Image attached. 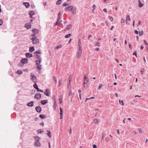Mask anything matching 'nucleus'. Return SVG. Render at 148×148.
Here are the masks:
<instances>
[{"label": "nucleus", "instance_id": "1", "mask_svg": "<svg viewBox=\"0 0 148 148\" xmlns=\"http://www.w3.org/2000/svg\"><path fill=\"white\" fill-rule=\"evenodd\" d=\"M84 76L83 85L84 88H87L88 87V86L86 84L89 82V80L88 77H86L85 74L84 75Z\"/></svg>", "mask_w": 148, "mask_h": 148}, {"label": "nucleus", "instance_id": "2", "mask_svg": "<svg viewBox=\"0 0 148 148\" xmlns=\"http://www.w3.org/2000/svg\"><path fill=\"white\" fill-rule=\"evenodd\" d=\"M32 36V37L31 38V39L32 40L33 43L34 44H37L39 43V40L36 38L35 34H32L31 35V36Z\"/></svg>", "mask_w": 148, "mask_h": 148}, {"label": "nucleus", "instance_id": "3", "mask_svg": "<svg viewBox=\"0 0 148 148\" xmlns=\"http://www.w3.org/2000/svg\"><path fill=\"white\" fill-rule=\"evenodd\" d=\"M30 76L31 77V80L34 82H36L37 80L36 77L33 73H30Z\"/></svg>", "mask_w": 148, "mask_h": 148}, {"label": "nucleus", "instance_id": "4", "mask_svg": "<svg viewBox=\"0 0 148 148\" xmlns=\"http://www.w3.org/2000/svg\"><path fill=\"white\" fill-rule=\"evenodd\" d=\"M82 49H79L78 50L76 56V57L77 58H80L82 54Z\"/></svg>", "mask_w": 148, "mask_h": 148}, {"label": "nucleus", "instance_id": "5", "mask_svg": "<svg viewBox=\"0 0 148 148\" xmlns=\"http://www.w3.org/2000/svg\"><path fill=\"white\" fill-rule=\"evenodd\" d=\"M41 96L40 94L39 93H37L34 96L35 99H36L38 100L40 99L41 98Z\"/></svg>", "mask_w": 148, "mask_h": 148}, {"label": "nucleus", "instance_id": "6", "mask_svg": "<svg viewBox=\"0 0 148 148\" xmlns=\"http://www.w3.org/2000/svg\"><path fill=\"white\" fill-rule=\"evenodd\" d=\"M73 9V6H69L68 7H65L64 10L65 11H72Z\"/></svg>", "mask_w": 148, "mask_h": 148}, {"label": "nucleus", "instance_id": "7", "mask_svg": "<svg viewBox=\"0 0 148 148\" xmlns=\"http://www.w3.org/2000/svg\"><path fill=\"white\" fill-rule=\"evenodd\" d=\"M28 59L27 58H22L21 60V62L23 64H24L27 63V62Z\"/></svg>", "mask_w": 148, "mask_h": 148}, {"label": "nucleus", "instance_id": "8", "mask_svg": "<svg viewBox=\"0 0 148 148\" xmlns=\"http://www.w3.org/2000/svg\"><path fill=\"white\" fill-rule=\"evenodd\" d=\"M35 109L36 111L38 113L40 112L42 110L41 107L39 106L36 107L35 108Z\"/></svg>", "mask_w": 148, "mask_h": 148}, {"label": "nucleus", "instance_id": "9", "mask_svg": "<svg viewBox=\"0 0 148 148\" xmlns=\"http://www.w3.org/2000/svg\"><path fill=\"white\" fill-rule=\"evenodd\" d=\"M34 102L33 101H31L30 102H29L27 104V105L30 107H32L34 106Z\"/></svg>", "mask_w": 148, "mask_h": 148}, {"label": "nucleus", "instance_id": "10", "mask_svg": "<svg viewBox=\"0 0 148 148\" xmlns=\"http://www.w3.org/2000/svg\"><path fill=\"white\" fill-rule=\"evenodd\" d=\"M25 55L27 58H30L32 56V54L29 53H26Z\"/></svg>", "mask_w": 148, "mask_h": 148}, {"label": "nucleus", "instance_id": "11", "mask_svg": "<svg viewBox=\"0 0 148 148\" xmlns=\"http://www.w3.org/2000/svg\"><path fill=\"white\" fill-rule=\"evenodd\" d=\"M40 145L41 144L39 142V141L36 142L34 144V145L35 146L37 147H39L40 146Z\"/></svg>", "mask_w": 148, "mask_h": 148}, {"label": "nucleus", "instance_id": "12", "mask_svg": "<svg viewBox=\"0 0 148 148\" xmlns=\"http://www.w3.org/2000/svg\"><path fill=\"white\" fill-rule=\"evenodd\" d=\"M48 102V100H41L40 101L42 105H44L46 104Z\"/></svg>", "mask_w": 148, "mask_h": 148}, {"label": "nucleus", "instance_id": "13", "mask_svg": "<svg viewBox=\"0 0 148 148\" xmlns=\"http://www.w3.org/2000/svg\"><path fill=\"white\" fill-rule=\"evenodd\" d=\"M35 13L33 11H31L29 12V14L30 16V17L32 18V16Z\"/></svg>", "mask_w": 148, "mask_h": 148}, {"label": "nucleus", "instance_id": "14", "mask_svg": "<svg viewBox=\"0 0 148 148\" xmlns=\"http://www.w3.org/2000/svg\"><path fill=\"white\" fill-rule=\"evenodd\" d=\"M23 4L27 8H28L30 5L29 4L28 2H24L23 3Z\"/></svg>", "mask_w": 148, "mask_h": 148}, {"label": "nucleus", "instance_id": "15", "mask_svg": "<svg viewBox=\"0 0 148 148\" xmlns=\"http://www.w3.org/2000/svg\"><path fill=\"white\" fill-rule=\"evenodd\" d=\"M26 27L27 29H29L31 27V25L30 23H26L25 24Z\"/></svg>", "mask_w": 148, "mask_h": 148}, {"label": "nucleus", "instance_id": "16", "mask_svg": "<svg viewBox=\"0 0 148 148\" xmlns=\"http://www.w3.org/2000/svg\"><path fill=\"white\" fill-rule=\"evenodd\" d=\"M42 59L39 60H38L36 61V64L37 65H39L40 63L41 62Z\"/></svg>", "mask_w": 148, "mask_h": 148}, {"label": "nucleus", "instance_id": "17", "mask_svg": "<svg viewBox=\"0 0 148 148\" xmlns=\"http://www.w3.org/2000/svg\"><path fill=\"white\" fill-rule=\"evenodd\" d=\"M78 48L79 49H81L82 46L81 45V41H80V39H79L78 40Z\"/></svg>", "mask_w": 148, "mask_h": 148}, {"label": "nucleus", "instance_id": "18", "mask_svg": "<svg viewBox=\"0 0 148 148\" xmlns=\"http://www.w3.org/2000/svg\"><path fill=\"white\" fill-rule=\"evenodd\" d=\"M34 50L35 49L34 47H30L29 48V51L31 52H33Z\"/></svg>", "mask_w": 148, "mask_h": 148}, {"label": "nucleus", "instance_id": "19", "mask_svg": "<svg viewBox=\"0 0 148 148\" xmlns=\"http://www.w3.org/2000/svg\"><path fill=\"white\" fill-rule=\"evenodd\" d=\"M62 21H58V20H57V21L56 23V24H55V25H57L58 26H59L61 24V23L62 22Z\"/></svg>", "mask_w": 148, "mask_h": 148}, {"label": "nucleus", "instance_id": "20", "mask_svg": "<svg viewBox=\"0 0 148 148\" xmlns=\"http://www.w3.org/2000/svg\"><path fill=\"white\" fill-rule=\"evenodd\" d=\"M41 53V51L40 50H38L34 53V54L37 55L40 54Z\"/></svg>", "mask_w": 148, "mask_h": 148}, {"label": "nucleus", "instance_id": "21", "mask_svg": "<svg viewBox=\"0 0 148 148\" xmlns=\"http://www.w3.org/2000/svg\"><path fill=\"white\" fill-rule=\"evenodd\" d=\"M34 56L37 59H38V60L42 59L41 58H40V56L39 55L34 54Z\"/></svg>", "mask_w": 148, "mask_h": 148}, {"label": "nucleus", "instance_id": "22", "mask_svg": "<svg viewBox=\"0 0 148 148\" xmlns=\"http://www.w3.org/2000/svg\"><path fill=\"white\" fill-rule=\"evenodd\" d=\"M61 16V14L60 12L58 14V18H57L58 21H59L60 20V17Z\"/></svg>", "mask_w": 148, "mask_h": 148}, {"label": "nucleus", "instance_id": "23", "mask_svg": "<svg viewBox=\"0 0 148 148\" xmlns=\"http://www.w3.org/2000/svg\"><path fill=\"white\" fill-rule=\"evenodd\" d=\"M39 117L42 119H43L46 117L44 114H40L39 115Z\"/></svg>", "mask_w": 148, "mask_h": 148}, {"label": "nucleus", "instance_id": "24", "mask_svg": "<svg viewBox=\"0 0 148 148\" xmlns=\"http://www.w3.org/2000/svg\"><path fill=\"white\" fill-rule=\"evenodd\" d=\"M138 130L139 133L140 134H142L144 133L143 131L140 128H138Z\"/></svg>", "mask_w": 148, "mask_h": 148}, {"label": "nucleus", "instance_id": "25", "mask_svg": "<svg viewBox=\"0 0 148 148\" xmlns=\"http://www.w3.org/2000/svg\"><path fill=\"white\" fill-rule=\"evenodd\" d=\"M32 32L34 33V34H35H35L38 33V30L37 29H34L32 30Z\"/></svg>", "mask_w": 148, "mask_h": 148}, {"label": "nucleus", "instance_id": "26", "mask_svg": "<svg viewBox=\"0 0 148 148\" xmlns=\"http://www.w3.org/2000/svg\"><path fill=\"white\" fill-rule=\"evenodd\" d=\"M60 115H61L62 116L63 111H62V109L61 108H60Z\"/></svg>", "mask_w": 148, "mask_h": 148}, {"label": "nucleus", "instance_id": "27", "mask_svg": "<svg viewBox=\"0 0 148 148\" xmlns=\"http://www.w3.org/2000/svg\"><path fill=\"white\" fill-rule=\"evenodd\" d=\"M38 133H42L44 132L43 130L42 129H39L37 130Z\"/></svg>", "mask_w": 148, "mask_h": 148}, {"label": "nucleus", "instance_id": "28", "mask_svg": "<svg viewBox=\"0 0 148 148\" xmlns=\"http://www.w3.org/2000/svg\"><path fill=\"white\" fill-rule=\"evenodd\" d=\"M35 139L36 140V142L39 141L40 138L38 136H36L35 138Z\"/></svg>", "mask_w": 148, "mask_h": 148}, {"label": "nucleus", "instance_id": "29", "mask_svg": "<svg viewBox=\"0 0 148 148\" xmlns=\"http://www.w3.org/2000/svg\"><path fill=\"white\" fill-rule=\"evenodd\" d=\"M52 99L55 102L54 104V105H55V103H56V99L55 96L54 95L53 96Z\"/></svg>", "mask_w": 148, "mask_h": 148}, {"label": "nucleus", "instance_id": "30", "mask_svg": "<svg viewBox=\"0 0 148 148\" xmlns=\"http://www.w3.org/2000/svg\"><path fill=\"white\" fill-rule=\"evenodd\" d=\"M33 86L34 88L37 90V89H38V86L37 85V84L36 83H35L33 85Z\"/></svg>", "mask_w": 148, "mask_h": 148}, {"label": "nucleus", "instance_id": "31", "mask_svg": "<svg viewBox=\"0 0 148 148\" xmlns=\"http://www.w3.org/2000/svg\"><path fill=\"white\" fill-rule=\"evenodd\" d=\"M138 1L139 2V6L141 8L143 6V5L141 3L140 0H138Z\"/></svg>", "mask_w": 148, "mask_h": 148}, {"label": "nucleus", "instance_id": "32", "mask_svg": "<svg viewBox=\"0 0 148 148\" xmlns=\"http://www.w3.org/2000/svg\"><path fill=\"white\" fill-rule=\"evenodd\" d=\"M53 80L55 82V84H56L57 83V80L55 76H53Z\"/></svg>", "mask_w": 148, "mask_h": 148}, {"label": "nucleus", "instance_id": "33", "mask_svg": "<svg viewBox=\"0 0 148 148\" xmlns=\"http://www.w3.org/2000/svg\"><path fill=\"white\" fill-rule=\"evenodd\" d=\"M41 65H37L36 68L38 70H40L41 69Z\"/></svg>", "mask_w": 148, "mask_h": 148}, {"label": "nucleus", "instance_id": "34", "mask_svg": "<svg viewBox=\"0 0 148 148\" xmlns=\"http://www.w3.org/2000/svg\"><path fill=\"white\" fill-rule=\"evenodd\" d=\"M62 47V45H59L58 46H57V47H55V49H58L59 48H60Z\"/></svg>", "mask_w": 148, "mask_h": 148}, {"label": "nucleus", "instance_id": "35", "mask_svg": "<svg viewBox=\"0 0 148 148\" xmlns=\"http://www.w3.org/2000/svg\"><path fill=\"white\" fill-rule=\"evenodd\" d=\"M47 131L48 132V133L47 134V135L49 137H51V132L50 131H48V130H47Z\"/></svg>", "mask_w": 148, "mask_h": 148}, {"label": "nucleus", "instance_id": "36", "mask_svg": "<svg viewBox=\"0 0 148 148\" xmlns=\"http://www.w3.org/2000/svg\"><path fill=\"white\" fill-rule=\"evenodd\" d=\"M17 73L19 75H21L22 73V72L21 70H18L17 72Z\"/></svg>", "mask_w": 148, "mask_h": 148}, {"label": "nucleus", "instance_id": "37", "mask_svg": "<svg viewBox=\"0 0 148 148\" xmlns=\"http://www.w3.org/2000/svg\"><path fill=\"white\" fill-rule=\"evenodd\" d=\"M24 65V64L21 62L19 63L18 64V66L20 67H22Z\"/></svg>", "mask_w": 148, "mask_h": 148}, {"label": "nucleus", "instance_id": "38", "mask_svg": "<svg viewBox=\"0 0 148 148\" xmlns=\"http://www.w3.org/2000/svg\"><path fill=\"white\" fill-rule=\"evenodd\" d=\"M93 9L92 10V12L94 13V11L95 9L96 8V5H95L94 4L92 6Z\"/></svg>", "mask_w": 148, "mask_h": 148}, {"label": "nucleus", "instance_id": "39", "mask_svg": "<svg viewBox=\"0 0 148 148\" xmlns=\"http://www.w3.org/2000/svg\"><path fill=\"white\" fill-rule=\"evenodd\" d=\"M72 27L71 25H69L67 27L66 29L67 30H69Z\"/></svg>", "mask_w": 148, "mask_h": 148}, {"label": "nucleus", "instance_id": "40", "mask_svg": "<svg viewBox=\"0 0 148 148\" xmlns=\"http://www.w3.org/2000/svg\"><path fill=\"white\" fill-rule=\"evenodd\" d=\"M71 36V34H69L65 36V38H67L70 37V36Z\"/></svg>", "mask_w": 148, "mask_h": 148}, {"label": "nucleus", "instance_id": "41", "mask_svg": "<svg viewBox=\"0 0 148 148\" xmlns=\"http://www.w3.org/2000/svg\"><path fill=\"white\" fill-rule=\"evenodd\" d=\"M61 3V0H58L56 3L57 5L60 4Z\"/></svg>", "mask_w": 148, "mask_h": 148}, {"label": "nucleus", "instance_id": "42", "mask_svg": "<svg viewBox=\"0 0 148 148\" xmlns=\"http://www.w3.org/2000/svg\"><path fill=\"white\" fill-rule=\"evenodd\" d=\"M143 31H141V32H139V35L140 36H142L143 34Z\"/></svg>", "mask_w": 148, "mask_h": 148}, {"label": "nucleus", "instance_id": "43", "mask_svg": "<svg viewBox=\"0 0 148 148\" xmlns=\"http://www.w3.org/2000/svg\"><path fill=\"white\" fill-rule=\"evenodd\" d=\"M36 90L38 92H44L42 90L38 88V89H37Z\"/></svg>", "mask_w": 148, "mask_h": 148}, {"label": "nucleus", "instance_id": "44", "mask_svg": "<svg viewBox=\"0 0 148 148\" xmlns=\"http://www.w3.org/2000/svg\"><path fill=\"white\" fill-rule=\"evenodd\" d=\"M94 122L96 123H98V120L97 119H95L94 120Z\"/></svg>", "mask_w": 148, "mask_h": 148}, {"label": "nucleus", "instance_id": "45", "mask_svg": "<svg viewBox=\"0 0 148 148\" xmlns=\"http://www.w3.org/2000/svg\"><path fill=\"white\" fill-rule=\"evenodd\" d=\"M81 92V90H79H79H78V92L79 93V96L80 99H81V94L80 93Z\"/></svg>", "mask_w": 148, "mask_h": 148}, {"label": "nucleus", "instance_id": "46", "mask_svg": "<svg viewBox=\"0 0 148 148\" xmlns=\"http://www.w3.org/2000/svg\"><path fill=\"white\" fill-rule=\"evenodd\" d=\"M133 55H135L136 57H137V52L136 51H134L133 54Z\"/></svg>", "mask_w": 148, "mask_h": 148}, {"label": "nucleus", "instance_id": "47", "mask_svg": "<svg viewBox=\"0 0 148 148\" xmlns=\"http://www.w3.org/2000/svg\"><path fill=\"white\" fill-rule=\"evenodd\" d=\"M49 92H45L44 93V94L46 95V96H49Z\"/></svg>", "mask_w": 148, "mask_h": 148}, {"label": "nucleus", "instance_id": "48", "mask_svg": "<svg viewBox=\"0 0 148 148\" xmlns=\"http://www.w3.org/2000/svg\"><path fill=\"white\" fill-rule=\"evenodd\" d=\"M109 18L110 19L111 21H113V18L112 17H111L110 16H109Z\"/></svg>", "mask_w": 148, "mask_h": 148}, {"label": "nucleus", "instance_id": "49", "mask_svg": "<svg viewBox=\"0 0 148 148\" xmlns=\"http://www.w3.org/2000/svg\"><path fill=\"white\" fill-rule=\"evenodd\" d=\"M144 42L145 45L148 46V43H147L146 40H145Z\"/></svg>", "mask_w": 148, "mask_h": 148}, {"label": "nucleus", "instance_id": "50", "mask_svg": "<svg viewBox=\"0 0 148 148\" xmlns=\"http://www.w3.org/2000/svg\"><path fill=\"white\" fill-rule=\"evenodd\" d=\"M126 18L127 20L128 19L129 21H130V18L129 15H127V16Z\"/></svg>", "mask_w": 148, "mask_h": 148}, {"label": "nucleus", "instance_id": "51", "mask_svg": "<svg viewBox=\"0 0 148 148\" xmlns=\"http://www.w3.org/2000/svg\"><path fill=\"white\" fill-rule=\"evenodd\" d=\"M102 86H103V84H101V85H99V88H98V90L100 89L101 88V87Z\"/></svg>", "mask_w": 148, "mask_h": 148}, {"label": "nucleus", "instance_id": "52", "mask_svg": "<svg viewBox=\"0 0 148 148\" xmlns=\"http://www.w3.org/2000/svg\"><path fill=\"white\" fill-rule=\"evenodd\" d=\"M3 24V21L1 19H0V25H1Z\"/></svg>", "mask_w": 148, "mask_h": 148}, {"label": "nucleus", "instance_id": "53", "mask_svg": "<svg viewBox=\"0 0 148 148\" xmlns=\"http://www.w3.org/2000/svg\"><path fill=\"white\" fill-rule=\"evenodd\" d=\"M67 5V4L66 3H64L62 4V6H63V7H64Z\"/></svg>", "mask_w": 148, "mask_h": 148}, {"label": "nucleus", "instance_id": "54", "mask_svg": "<svg viewBox=\"0 0 148 148\" xmlns=\"http://www.w3.org/2000/svg\"><path fill=\"white\" fill-rule=\"evenodd\" d=\"M95 45L97 46H99V43L97 42L95 44Z\"/></svg>", "mask_w": 148, "mask_h": 148}, {"label": "nucleus", "instance_id": "55", "mask_svg": "<svg viewBox=\"0 0 148 148\" xmlns=\"http://www.w3.org/2000/svg\"><path fill=\"white\" fill-rule=\"evenodd\" d=\"M62 97H60L59 99V101H60V103L62 102Z\"/></svg>", "mask_w": 148, "mask_h": 148}, {"label": "nucleus", "instance_id": "56", "mask_svg": "<svg viewBox=\"0 0 148 148\" xmlns=\"http://www.w3.org/2000/svg\"><path fill=\"white\" fill-rule=\"evenodd\" d=\"M93 148H97V146L95 145L94 144L93 145Z\"/></svg>", "mask_w": 148, "mask_h": 148}, {"label": "nucleus", "instance_id": "57", "mask_svg": "<svg viewBox=\"0 0 148 148\" xmlns=\"http://www.w3.org/2000/svg\"><path fill=\"white\" fill-rule=\"evenodd\" d=\"M135 33L136 34H138V31L136 30L134 31Z\"/></svg>", "mask_w": 148, "mask_h": 148}, {"label": "nucleus", "instance_id": "58", "mask_svg": "<svg viewBox=\"0 0 148 148\" xmlns=\"http://www.w3.org/2000/svg\"><path fill=\"white\" fill-rule=\"evenodd\" d=\"M109 140V139L108 138V137L106 138V141L108 142Z\"/></svg>", "mask_w": 148, "mask_h": 148}, {"label": "nucleus", "instance_id": "59", "mask_svg": "<svg viewBox=\"0 0 148 148\" xmlns=\"http://www.w3.org/2000/svg\"><path fill=\"white\" fill-rule=\"evenodd\" d=\"M129 48L130 49H132V47H131V44L130 43H129Z\"/></svg>", "mask_w": 148, "mask_h": 148}, {"label": "nucleus", "instance_id": "60", "mask_svg": "<svg viewBox=\"0 0 148 148\" xmlns=\"http://www.w3.org/2000/svg\"><path fill=\"white\" fill-rule=\"evenodd\" d=\"M43 5L44 6H46L47 5V2H44L43 3Z\"/></svg>", "mask_w": 148, "mask_h": 148}, {"label": "nucleus", "instance_id": "61", "mask_svg": "<svg viewBox=\"0 0 148 148\" xmlns=\"http://www.w3.org/2000/svg\"><path fill=\"white\" fill-rule=\"evenodd\" d=\"M59 86H60L61 84H62V82H61L60 80L59 81Z\"/></svg>", "mask_w": 148, "mask_h": 148}, {"label": "nucleus", "instance_id": "62", "mask_svg": "<svg viewBox=\"0 0 148 148\" xmlns=\"http://www.w3.org/2000/svg\"><path fill=\"white\" fill-rule=\"evenodd\" d=\"M105 23H106V24L107 25H109V23H108V22L107 21H105Z\"/></svg>", "mask_w": 148, "mask_h": 148}, {"label": "nucleus", "instance_id": "63", "mask_svg": "<svg viewBox=\"0 0 148 148\" xmlns=\"http://www.w3.org/2000/svg\"><path fill=\"white\" fill-rule=\"evenodd\" d=\"M144 48V47L142 45H141L140 46V49L141 50L143 49Z\"/></svg>", "mask_w": 148, "mask_h": 148}, {"label": "nucleus", "instance_id": "64", "mask_svg": "<svg viewBox=\"0 0 148 148\" xmlns=\"http://www.w3.org/2000/svg\"><path fill=\"white\" fill-rule=\"evenodd\" d=\"M40 125H44V123L43 122H42L41 123H40Z\"/></svg>", "mask_w": 148, "mask_h": 148}]
</instances>
